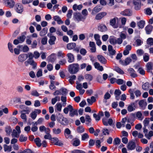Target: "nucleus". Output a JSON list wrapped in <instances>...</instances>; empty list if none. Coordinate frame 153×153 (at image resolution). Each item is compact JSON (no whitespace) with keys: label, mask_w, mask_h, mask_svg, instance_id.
<instances>
[{"label":"nucleus","mask_w":153,"mask_h":153,"mask_svg":"<svg viewBox=\"0 0 153 153\" xmlns=\"http://www.w3.org/2000/svg\"><path fill=\"white\" fill-rule=\"evenodd\" d=\"M79 66L78 63H74L68 66V71L72 74L77 73L79 71Z\"/></svg>","instance_id":"1"},{"label":"nucleus","mask_w":153,"mask_h":153,"mask_svg":"<svg viewBox=\"0 0 153 153\" xmlns=\"http://www.w3.org/2000/svg\"><path fill=\"white\" fill-rule=\"evenodd\" d=\"M108 41L111 45H115L117 44L120 45L123 42L122 39L120 38L117 39L116 37L113 36H110Z\"/></svg>","instance_id":"2"},{"label":"nucleus","mask_w":153,"mask_h":153,"mask_svg":"<svg viewBox=\"0 0 153 153\" xmlns=\"http://www.w3.org/2000/svg\"><path fill=\"white\" fill-rule=\"evenodd\" d=\"M73 18L74 19L79 22L80 21H83L85 20V18L79 13H74L73 14Z\"/></svg>","instance_id":"3"},{"label":"nucleus","mask_w":153,"mask_h":153,"mask_svg":"<svg viewBox=\"0 0 153 153\" xmlns=\"http://www.w3.org/2000/svg\"><path fill=\"white\" fill-rule=\"evenodd\" d=\"M3 1L6 6L10 8H13L15 4L14 0H3Z\"/></svg>","instance_id":"4"},{"label":"nucleus","mask_w":153,"mask_h":153,"mask_svg":"<svg viewBox=\"0 0 153 153\" xmlns=\"http://www.w3.org/2000/svg\"><path fill=\"white\" fill-rule=\"evenodd\" d=\"M26 37L25 35H22L17 37V39H15L13 42V44L17 45L19 43H22L25 40Z\"/></svg>","instance_id":"5"},{"label":"nucleus","mask_w":153,"mask_h":153,"mask_svg":"<svg viewBox=\"0 0 153 153\" xmlns=\"http://www.w3.org/2000/svg\"><path fill=\"white\" fill-rule=\"evenodd\" d=\"M15 9L17 13L21 14L24 10L23 6L21 3H17L15 6Z\"/></svg>","instance_id":"6"},{"label":"nucleus","mask_w":153,"mask_h":153,"mask_svg":"<svg viewBox=\"0 0 153 153\" xmlns=\"http://www.w3.org/2000/svg\"><path fill=\"white\" fill-rule=\"evenodd\" d=\"M135 147V142L133 141H129L127 146V148L128 150H134Z\"/></svg>","instance_id":"7"},{"label":"nucleus","mask_w":153,"mask_h":153,"mask_svg":"<svg viewBox=\"0 0 153 153\" xmlns=\"http://www.w3.org/2000/svg\"><path fill=\"white\" fill-rule=\"evenodd\" d=\"M107 14L105 12H100L96 15L95 19L96 20H100L105 16Z\"/></svg>","instance_id":"8"},{"label":"nucleus","mask_w":153,"mask_h":153,"mask_svg":"<svg viewBox=\"0 0 153 153\" xmlns=\"http://www.w3.org/2000/svg\"><path fill=\"white\" fill-rule=\"evenodd\" d=\"M133 3L135 9L136 10H140L141 7L140 0H133Z\"/></svg>","instance_id":"9"},{"label":"nucleus","mask_w":153,"mask_h":153,"mask_svg":"<svg viewBox=\"0 0 153 153\" xmlns=\"http://www.w3.org/2000/svg\"><path fill=\"white\" fill-rule=\"evenodd\" d=\"M138 104L140 107L142 109L144 110L146 108L147 105V103L144 100H142L139 101Z\"/></svg>","instance_id":"10"},{"label":"nucleus","mask_w":153,"mask_h":153,"mask_svg":"<svg viewBox=\"0 0 153 153\" xmlns=\"http://www.w3.org/2000/svg\"><path fill=\"white\" fill-rule=\"evenodd\" d=\"M28 58V55L27 54H23L20 55L18 57L19 61L23 62L25 61Z\"/></svg>","instance_id":"11"},{"label":"nucleus","mask_w":153,"mask_h":153,"mask_svg":"<svg viewBox=\"0 0 153 153\" xmlns=\"http://www.w3.org/2000/svg\"><path fill=\"white\" fill-rule=\"evenodd\" d=\"M101 9L102 8L100 6H96L92 10L91 14L93 15H95L97 13L100 12Z\"/></svg>","instance_id":"12"},{"label":"nucleus","mask_w":153,"mask_h":153,"mask_svg":"<svg viewBox=\"0 0 153 153\" xmlns=\"http://www.w3.org/2000/svg\"><path fill=\"white\" fill-rule=\"evenodd\" d=\"M108 50L109 52L110 55H114L116 53V51L113 49L112 46L111 45H109L108 47Z\"/></svg>","instance_id":"13"},{"label":"nucleus","mask_w":153,"mask_h":153,"mask_svg":"<svg viewBox=\"0 0 153 153\" xmlns=\"http://www.w3.org/2000/svg\"><path fill=\"white\" fill-rule=\"evenodd\" d=\"M69 115L71 117H73L75 115L78 116V113L77 109L73 108L69 112Z\"/></svg>","instance_id":"14"},{"label":"nucleus","mask_w":153,"mask_h":153,"mask_svg":"<svg viewBox=\"0 0 153 153\" xmlns=\"http://www.w3.org/2000/svg\"><path fill=\"white\" fill-rule=\"evenodd\" d=\"M97 58L100 63L103 64H105L107 62V60L105 58L101 55H98Z\"/></svg>","instance_id":"15"},{"label":"nucleus","mask_w":153,"mask_h":153,"mask_svg":"<svg viewBox=\"0 0 153 153\" xmlns=\"http://www.w3.org/2000/svg\"><path fill=\"white\" fill-rule=\"evenodd\" d=\"M89 46L91 47L90 50L91 52L94 53L96 51V48L95 43L93 42H90L89 44Z\"/></svg>","instance_id":"16"},{"label":"nucleus","mask_w":153,"mask_h":153,"mask_svg":"<svg viewBox=\"0 0 153 153\" xmlns=\"http://www.w3.org/2000/svg\"><path fill=\"white\" fill-rule=\"evenodd\" d=\"M56 39V37L54 36H50V39L48 40V42L51 45H52L55 44V41Z\"/></svg>","instance_id":"17"},{"label":"nucleus","mask_w":153,"mask_h":153,"mask_svg":"<svg viewBox=\"0 0 153 153\" xmlns=\"http://www.w3.org/2000/svg\"><path fill=\"white\" fill-rule=\"evenodd\" d=\"M73 108V107L71 105H69L67 107L63 109V112L65 114H67L68 113L69 111L70 112Z\"/></svg>","instance_id":"18"},{"label":"nucleus","mask_w":153,"mask_h":153,"mask_svg":"<svg viewBox=\"0 0 153 153\" xmlns=\"http://www.w3.org/2000/svg\"><path fill=\"white\" fill-rule=\"evenodd\" d=\"M98 30L101 32H105L107 30V28L105 25L101 24L99 25Z\"/></svg>","instance_id":"19"},{"label":"nucleus","mask_w":153,"mask_h":153,"mask_svg":"<svg viewBox=\"0 0 153 153\" xmlns=\"http://www.w3.org/2000/svg\"><path fill=\"white\" fill-rule=\"evenodd\" d=\"M68 57V62L71 63L74 62V58L73 55L71 53H69L67 54Z\"/></svg>","instance_id":"20"},{"label":"nucleus","mask_w":153,"mask_h":153,"mask_svg":"<svg viewBox=\"0 0 153 153\" xmlns=\"http://www.w3.org/2000/svg\"><path fill=\"white\" fill-rule=\"evenodd\" d=\"M152 29L153 27L152 25H147L145 28L146 33L148 34H150L152 31Z\"/></svg>","instance_id":"21"},{"label":"nucleus","mask_w":153,"mask_h":153,"mask_svg":"<svg viewBox=\"0 0 153 153\" xmlns=\"http://www.w3.org/2000/svg\"><path fill=\"white\" fill-rule=\"evenodd\" d=\"M121 14L124 16H130L132 15V13L129 9H126L121 12Z\"/></svg>","instance_id":"22"},{"label":"nucleus","mask_w":153,"mask_h":153,"mask_svg":"<svg viewBox=\"0 0 153 153\" xmlns=\"http://www.w3.org/2000/svg\"><path fill=\"white\" fill-rule=\"evenodd\" d=\"M71 131L68 128H66L64 131V134L66 138H68L70 137Z\"/></svg>","instance_id":"23"},{"label":"nucleus","mask_w":153,"mask_h":153,"mask_svg":"<svg viewBox=\"0 0 153 153\" xmlns=\"http://www.w3.org/2000/svg\"><path fill=\"white\" fill-rule=\"evenodd\" d=\"M128 72L130 74V76L133 78H135L137 76V74L135 73V71L132 68H130L128 70Z\"/></svg>","instance_id":"24"},{"label":"nucleus","mask_w":153,"mask_h":153,"mask_svg":"<svg viewBox=\"0 0 153 153\" xmlns=\"http://www.w3.org/2000/svg\"><path fill=\"white\" fill-rule=\"evenodd\" d=\"M53 19L55 21L57 22V23L59 24H62L63 23V22L61 18L58 16H53Z\"/></svg>","instance_id":"25"},{"label":"nucleus","mask_w":153,"mask_h":153,"mask_svg":"<svg viewBox=\"0 0 153 153\" xmlns=\"http://www.w3.org/2000/svg\"><path fill=\"white\" fill-rule=\"evenodd\" d=\"M29 65L30 64L33 66V68L35 69L37 66V64L33 59H27Z\"/></svg>","instance_id":"26"},{"label":"nucleus","mask_w":153,"mask_h":153,"mask_svg":"<svg viewBox=\"0 0 153 153\" xmlns=\"http://www.w3.org/2000/svg\"><path fill=\"white\" fill-rule=\"evenodd\" d=\"M118 18L117 17L111 19L110 21V25L115 28L117 27L115 25V24L116 22V20H118Z\"/></svg>","instance_id":"27"},{"label":"nucleus","mask_w":153,"mask_h":153,"mask_svg":"<svg viewBox=\"0 0 153 153\" xmlns=\"http://www.w3.org/2000/svg\"><path fill=\"white\" fill-rule=\"evenodd\" d=\"M76 46V44L75 43H68L67 45V48L68 50L73 49Z\"/></svg>","instance_id":"28"},{"label":"nucleus","mask_w":153,"mask_h":153,"mask_svg":"<svg viewBox=\"0 0 153 153\" xmlns=\"http://www.w3.org/2000/svg\"><path fill=\"white\" fill-rule=\"evenodd\" d=\"M48 29L47 27L43 28L39 33V35L41 36H44L47 33Z\"/></svg>","instance_id":"29"},{"label":"nucleus","mask_w":153,"mask_h":153,"mask_svg":"<svg viewBox=\"0 0 153 153\" xmlns=\"http://www.w3.org/2000/svg\"><path fill=\"white\" fill-rule=\"evenodd\" d=\"M147 71L150 72L152 69L153 67V63L152 62H148L146 65Z\"/></svg>","instance_id":"30"},{"label":"nucleus","mask_w":153,"mask_h":153,"mask_svg":"<svg viewBox=\"0 0 153 153\" xmlns=\"http://www.w3.org/2000/svg\"><path fill=\"white\" fill-rule=\"evenodd\" d=\"M83 6L82 4L77 5L76 4H75L73 6V9L74 10H81Z\"/></svg>","instance_id":"31"},{"label":"nucleus","mask_w":153,"mask_h":153,"mask_svg":"<svg viewBox=\"0 0 153 153\" xmlns=\"http://www.w3.org/2000/svg\"><path fill=\"white\" fill-rule=\"evenodd\" d=\"M60 123L62 125H66L68 123V121L66 118L63 117L62 119L60 122Z\"/></svg>","instance_id":"32"},{"label":"nucleus","mask_w":153,"mask_h":153,"mask_svg":"<svg viewBox=\"0 0 153 153\" xmlns=\"http://www.w3.org/2000/svg\"><path fill=\"white\" fill-rule=\"evenodd\" d=\"M85 124L87 125H89L91 123V118L89 115H86L85 117Z\"/></svg>","instance_id":"33"},{"label":"nucleus","mask_w":153,"mask_h":153,"mask_svg":"<svg viewBox=\"0 0 153 153\" xmlns=\"http://www.w3.org/2000/svg\"><path fill=\"white\" fill-rule=\"evenodd\" d=\"M131 61V60L130 58L127 57L125 59L124 62L123 61H122L121 62L123 65H127L129 64Z\"/></svg>","instance_id":"34"},{"label":"nucleus","mask_w":153,"mask_h":153,"mask_svg":"<svg viewBox=\"0 0 153 153\" xmlns=\"http://www.w3.org/2000/svg\"><path fill=\"white\" fill-rule=\"evenodd\" d=\"M136 116L138 120H142L144 118V117L143 116L142 113L140 111H138L136 113Z\"/></svg>","instance_id":"35"},{"label":"nucleus","mask_w":153,"mask_h":153,"mask_svg":"<svg viewBox=\"0 0 153 153\" xmlns=\"http://www.w3.org/2000/svg\"><path fill=\"white\" fill-rule=\"evenodd\" d=\"M145 23V21L141 20L137 23V26L140 28H143L144 27Z\"/></svg>","instance_id":"36"},{"label":"nucleus","mask_w":153,"mask_h":153,"mask_svg":"<svg viewBox=\"0 0 153 153\" xmlns=\"http://www.w3.org/2000/svg\"><path fill=\"white\" fill-rule=\"evenodd\" d=\"M76 131L78 133H81L84 132L85 128L82 126H80L77 127Z\"/></svg>","instance_id":"37"},{"label":"nucleus","mask_w":153,"mask_h":153,"mask_svg":"<svg viewBox=\"0 0 153 153\" xmlns=\"http://www.w3.org/2000/svg\"><path fill=\"white\" fill-rule=\"evenodd\" d=\"M60 100V97L59 96H56L55 98H53L51 100V103L54 105L57 101Z\"/></svg>","instance_id":"38"},{"label":"nucleus","mask_w":153,"mask_h":153,"mask_svg":"<svg viewBox=\"0 0 153 153\" xmlns=\"http://www.w3.org/2000/svg\"><path fill=\"white\" fill-rule=\"evenodd\" d=\"M4 151L5 152L7 151L8 152H10L11 151L12 147L11 146H8L5 144L4 145Z\"/></svg>","instance_id":"39"},{"label":"nucleus","mask_w":153,"mask_h":153,"mask_svg":"<svg viewBox=\"0 0 153 153\" xmlns=\"http://www.w3.org/2000/svg\"><path fill=\"white\" fill-rule=\"evenodd\" d=\"M149 87V85L148 82H146L142 85V88L144 90H147Z\"/></svg>","instance_id":"40"},{"label":"nucleus","mask_w":153,"mask_h":153,"mask_svg":"<svg viewBox=\"0 0 153 153\" xmlns=\"http://www.w3.org/2000/svg\"><path fill=\"white\" fill-rule=\"evenodd\" d=\"M30 112V110L29 108L27 107L25 109L22 110L20 111V113H25V114H28Z\"/></svg>","instance_id":"41"},{"label":"nucleus","mask_w":153,"mask_h":153,"mask_svg":"<svg viewBox=\"0 0 153 153\" xmlns=\"http://www.w3.org/2000/svg\"><path fill=\"white\" fill-rule=\"evenodd\" d=\"M76 77L75 75H73L71 76L70 77V79H69V82L71 84H73L74 83V80H75Z\"/></svg>","instance_id":"42"},{"label":"nucleus","mask_w":153,"mask_h":153,"mask_svg":"<svg viewBox=\"0 0 153 153\" xmlns=\"http://www.w3.org/2000/svg\"><path fill=\"white\" fill-rule=\"evenodd\" d=\"M61 130L59 128L56 129L54 128L53 129V132L54 134H60L61 132Z\"/></svg>","instance_id":"43"},{"label":"nucleus","mask_w":153,"mask_h":153,"mask_svg":"<svg viewBox=\"0 0 153 153\" xmlns=\"http://www.w3.org/2000/svg\"><path fill=\"white\" fill-rule=\"evenodd\" d=\"M134 104H131L128 105L127 108V109L129 112H131L135 110L134 108Z\"/></svg>","instance_id":"44"},{"label":"nucleus","mask_w":153,"mask_h":153,"mask_svg":"<svg viewBox=\"0 0 153 153\" xmlns=\"http://www.w3.org/2000/svg\"><path fill=\"white\" fill-rule=\"evenodd\" d=\"M21 114L20 117L23 120L24 123H26L27 121V116L25 115V113H21Z\"/></svg>","instance_id":"45"},{"label":"nucleus","mask_w":153,"mask_h":153,"mask_svg":"<svg viewBox=\"0 0 153 153\" xmlns=\"http://www.w3.org/2000/svg\"><path fill=\"white\" fill-rule=\"evenodd\" d=\"M27 137L21 134L19 137V140L21 142L26 141L27 140Z\"/></svg>","instance_id":"46"},{"label":"nucleus","mask_w":153,"mask_h":153,"mask_svg":"<svg viewBox=\"0 0 153 153\" xmlns=\"http://www.w3.org/2000/svg\"><path fill=\"white\" fill-rule=\"evenodd\" d=\"M34 141L38 146L40 147L42 145V143H41V141L39 138H36L34 140Z\"/></svg>","instance_id":"47"},{"label":"nucleus","mask_w":153,"mask_h":153,"mask_svg":"<svg viewBox=\"0 0 153 153\" xmlns=\"http://www.w3.org/2000/svg\"><path fill=\"white\" fill-rule=\"evenodd\" d=\"M56 110L59 111H61L62 110V105L60 103H57L56 105Z\"/></svg>","instance_id":"48"},{"label":"nucleus","mask_w":153,"mask_h":153,"mask_svg":"<svg viewBox=\"0 0 153 153\" xmlns=\"http://www.w3.org/2000/svg\"><path fill=\"white\" fill-rule=\"evenodd\" d=\"M82 16L85 18V20L86 18V17L88 15V12L86 9H84L82 10Z\"/></svg>","instance_id":"49"},{"label":"nucleus","mask_w":153,"mask_h":153,"mask_svg":"<svg viewBox=\"0 0 153 153\" xmlns=\"http://www.w3.org/2000/svg\"><path fill=\"white\" fill-rule=\"evenodd\" d=\"M19 134L18 131H17L16 130H13V131L12 135L13 137H18L19 136Z\"/></svg>","instance_id":"50"},{"label":"nucleus","mask_w":153,"mask_h":153,"mask_svg":"<svg viewBox=\"0 0 153 153\" xmlns=\"http://www.w3.org/2000/svg\"><path fill=\"white\" fill-rule=\"evenodd\" d=\"M89 136L88 134L85 133L82 135V140L83 141L85 140L86 139L89 138Z\"/></svg>","instance_id":"51"},{"label":"nucleus","mask_w":153,"mask_h":153,"mask_svg":"<svg viewBox=\"0 0 153 153\" xmlns=\"http://www.w3.org/2000/svg\"><path fill=\"white\" fill-rule=\"evenodd\" d=\"M128 92L130 94V99H134L135 98V96L133 91L131 89H130L129 90Z\"/></svg>","instance_id":"52"},{"label":"nucleus","mask_w":153,"mask_h":153,"mask_svg":"<svg viewBox=\"0 0 153 153\" xmlns=\"http://www.w3.org/2000/svg\"><path fill=\"white\" fill-rule=\"evenodd\" d=\"M115 70L118 73L122 74H124L123 71L120 68L118 67H116L115 68Z\"/></svg>","instance_id":"53"},{"label":"nucleus","mask_w":153,"mask_h":153,"mask_svg":"<svg viewBox=\"0 0 153 153\" xmlns=\"http://www.w3.org/2000/svg\"><path fill=\"white\" fill-rule=\"evenodd\" d=\"M5 131L7 134H10V132L12 131V129L10 126H7L5 128Z\"/></svg>","instance_id":"54"},{"label":"nucleus","mask_w":153,"mask_h":153,"mask_svg":"<svg viewBox=\"0 0 153 153\" xmlns=\"http://www.w3.org/2000/svg\"><path fill=\"white\" fill-rule=\"evenodd\" d=\"M55 81L51 80V84L49 86V88L51 90L56 88L55 86L54 85V84Z\"/></svg>","instance_id":"55"},{"label":"nucleus","mask_w":153,"mask_h":153,"mask_svg":"<svg viewBox=\"0 0 153 153\" xmlns=\"http://www.w3.org/2000/svg\"><path fill=\"white\" fill-rule=\"evenodd\" d=\"M126 81H124L122 79H117L116 83L118 85H122L123 84L126 83Z\"/></svg>","instance_id":"56"},{"label":"nucleus","mask_w":153,"mask_h":153,"mask_svg":"<svg viewBox=\"0 0 153 153\" xmlns=\"http://www.w3.org/2000/svg\"><path fill=\"white\" fill-rule=\"evenodd\" d=\"M33 0H22V4H28L32 2Z\"/></svg>","instance_id":"57"},{"label":"nucleus","mask_w":153,"mask_h":153,"mask_svg":"<svg viewBox=\"0 0 153 153\" xmlns=\"http://www.w3.org/2000/svg\"><path fill=\"white\" fill-rule=\"evenodd\" d=\"M144 126H147L149 123V118H146L143 121Z\"/></svg>","instance_id":"58"},{"label":"nucleus","mask_w":153,"mask_h":153,"mask_svg":"<svg viewBox=\"0 0 153 153\" xmlns=\"http://www.w3.org/2000/svg\"><path fill=\"white\" fill-rule=\"evenodd\" d=\"M37 114L35 113V112L33 111L30 114V116L31 117L33 120H35L37 117Z\"/></svg>","instance_id":"59"},{"label":"nucleus","mask_w":153,"mask_h":153,"mask_svg":"<svg viewBox=\"0 0 153 153\" xmlns=\"http://www.w3.org/2000/svg\"><path fill=\"white\" fill-rule=\"evenodd\" d=\"M80 143V142L79 140V139H77L74 141L73 145L74 146H79Z\"/></svg>","instance_id":"60"},{"label":"nucleus","mask_w":153,"mask_h":153,"mask_svg":"<svg viewBox=\"0 0 153 153\" xmlns=\"http://www.w3.org/2000/svg\"><path fill=\"white\" fill-rule=\"evenodd\" d=\"M85 78L87 80L90 81L92 80L93 77L90 74H87L85 76Z\"/></svg>","instance_id":"61"},{"label":"nucleus","mask_w":153,"mask_h":153,"mask_svg":"<svg viewBox=\"0 0 153 153\" xmlns=\"http://www.w3.org/2000/svg\"><path fill=\"white\" fill-rule=\"evenodd\" d=\"M73 13V11L71 10H69L67 12V17L68 19L71 18Z\"/></svg>","instance_id":"62"},{"label":"nucleus","mask_w":153,"mask_h":153,"mask_svg":"<svg viewBox=\"0 0 153 153\" xmlns=\"http://www.w3.org/2000/svg\"><path fill=\"white\" fill-rule=\"evenodd\" d=\"M71 153H85V152L82 150L75 149L71 151Z\"/></svg>","instance_id":"63"},{"label":"nucleus","mask_w":153,"mask_h":153,"mask_svg":"<svg viewBox=\"0 0 153 153\" xmlns=\"http://www.w3.org/2000/svg\"><path fill=\"white\" fill-rule=\"evenodd\" d=\"M147 44L151 45H153V38H150L147 40Z\"/></svg>","instance_id":"64"}]
</instances>
